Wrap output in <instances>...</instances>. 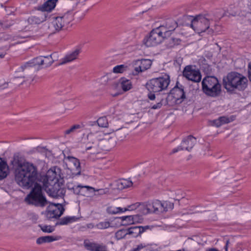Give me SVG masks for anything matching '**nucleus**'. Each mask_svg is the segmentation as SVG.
<instances>
[{
    "instance_id": "f257e3e1",
    "label": "nucleus",
    "mask_w": 251,
    "mask_h": 251,
    "mask_svg": "<svg viewBox=\"0 0 251 251\" xmlns=\"http://www.w3.org/2000/svg\"><path fill=\"white\" fill-rule=\"evenodd\" d=\"M60 169L56 167L50 169L46 176H41L38 171L37 167L33 164L26 162L20 164L16 170V181L18 185L25 188H29L35 182L49 184L52 182H58Z\"/></svg>"
},
{
    "instance_id": "f03ea898",
    "label": "nucleus",
    "mask_w": 251,
    "mask_h": 251,
    "mask_svg": "<svg viewBox=\"0 0 251 251\" xmlns=\"http://www.w3.org/2000/svg\"><path fill=\"white\" fill-rule=\"evenodd\" d=\"M248 79L237 72L228 73L223 78V85L227 92L234 94L236 91H244L248 86Z\"/></svg>"
},
{
    "instance_id": "7ed1b4c3",
    "label": "nucleus",
    "mask_w": 251,
    "mask_h": 251,
    "mask_svg": "<svg viewBox=\"0 0 251 251\" xmlns=\"http://www.w3.org/2000/svg\"><path fill=\"white\" fill-rule=\"evenodd\" d=\"M213 20L209 14L199 15L192 20L191 27L200 35L205 32L212 35L214 30L210 27V25Z\"/></svg>"
},
{
    "instance_id": "20e7f679",
    "label": "nucleus",
    "mask_w": 251,
    "mask_h": 251,
    "mask_svg": "<svg viewBox=\"0 0 251 251\" xmlns=\"http://www.w3.org/2000/svg\"><path fill=\"white\" fill-rule=\"evenodd\" d=\"M38 182H34L33 188L25 198V201L29 205L43 207L47 204V201L43 194L41 185Z\"/></svg>"
},
{
    "instance_id": "39448f33",
    "label": "nucleus",
    "mask_w": 251,
    "mask_h": 251,
    "mask_svg": "<svg viewBox=\"0 0 251 251\" xmlns=\"http://www.w3.org/2000/svg\"><path fill=\"white\" fill-rule=\"evenodd\" d=\"M202 89L205 94L212 97L220 95L221 86L215 76H206L202 81Z\"/></svg>"
},
{
    "instance_id": "423d86ee",
    "label": "nucleus",
    "mask_w": 251,
    "mask_h": 251,
    "mask_svg": "<svg viewBox=\"0 0 251 251\" xmlns=\"http://www.w3.org/2000/svg\"><path fill=\"white\" fill-rule=\"evenodd\" d=\"M109 133H104L103 131L99 130L96 132H91L88 134L87 138L89 142H91L92 146L88 145L86 150L93 149L92 153H98L100 150H103L102 147L100 146L99 143L100 141L106 140L105 137Z\"/></svg>"
},
{
    "instance_id": "0eeeda50",
    "label": "nucleus",
    "mask_w": 251,
    "mask_h": 251,
    "mask_svg": "<svg viewBox=\"0 0 251 251\" xmlns=\"http://www.w3.org/2000/svg\"><path fill=\"white\" fill-rule=\"evenodd\" d=\"M170 82L168 75L152 78L146 83V88L151 92L156 93L167 89Z\"/></svg>"
},
{
    "instance_id": "6e6552de",
    "label": "nucleus",
    "mask_w": 251,
    "mask_h": 251,
    "mask_svg": "<svg viewBox=\"0 0 251 251\" xmlns=\"http://www.w3.org/2000/svg\"><path fill=\"white\" fill-rule=\"evenodd\" d=\"M167 37L165 36L162 31L156 27L150 32L149 36L145 37L143 43L148 47H154L160 44Z\"/></svg>"
},
{
    "instance_id": "1a4fd4ad",
    "label": "nucleus",
    "mask_w": 251,
    "mask_h": 251,
    "mask_svg": "<svg viewBox=\"0 0 251 251\" xmlns=\"http://www.w3.org/2000/svg\"><path fill=\"white\" fill-rule=\"evenodd\" d=\"M43 186L49 196L52 198H62L65 194V189L60 185L59 182H52L49 184H44Z\"/></svg>"
},
{
    "instance_id": "9d476101",
    "label": "nucleus",
    "mask_w": 251,
    "mask_h": 251,
    "mask_svg": "<svg viewBox=\"0 0 251 251\" xmlns=\"http://www.w3.org/2000/svg\"><path fill=\"white\" fill-rule=\"evenodd\" d=\"M64 162L68 170L71 171L72 177L80 175V165L78 159L73 156H68L65 157Z\"/></svg>"
},
{
    "instance_id": "9b49d317",
    "label": "nucleus",
    "mask_w": 251,
    "mask_h": 251,
    "mask_svg": "<svg viewBox=\"0 0 251 251\" xmlns=\"http://www.w3.org/2000/svg\"><path fill=\"white\" fill-rule=\"evenodd\" d=\"M183 75L187 79L195 82H200L201 78L200 71L193 65L186 66L183 70Z\"/></svg>"
},
{
    "instance_id": "f8f14e48",
    "label": "nucleus",
    "mask_w": 251,
    "mask_h": 251,
    "mask_svg": "<svg viewBox=\"0 0 251 251\" xmlns=\"http://www.w3.org/2000/svg\"><path fill=\"white\" fill-rule=\"evenodd\" d=\"M64 210L65 209L62 204L52 203L47 208L45 215L48 220L58 219L63 214Z\"/></svg>"
},
{
    "instance_id": "ddd939ff",
    "label": "nucleus",
    "mask_w": 251,
    "mask_h": 251,
    "mask_svg": "<svg viewBox=\"0 0 251 251\" xmlns=\"http://www.w3.org/2000/svg\"><path fill=\"white\" fill-rule=\"evenodd\" d=\"M196 139L194 137L191 135L188 136L183 139L179 146L173 150L172 153H176L178 151L184 150L190 151L196 144Z\"/></svg>"
},
{
    "instance_id": "4468645a",
    "label": "nucleus",
    "mask_w": 251,
    "mask_h": 251,
    "mask_svg": "<svg viewBox=\"0 0 251 251\" xmlns=\"http://www.w3.org/2000/svg\"><path fill=\"white\" fill-rule=\"evenodd\" d=\"M168 204L167 202L162 203L158 200H155L152 202L148 203L146 205V208L147 212H163L167 211V206Z\"/></svg>"
},
{
    "instance_id": "2eb2a0df",
    "label": "nucleus",
    "mask_w": 251,
    "mask_h": 251,
    "mask_svg": "<svg viewBox=\"0 0 251 251\" xmlns=\"http://www.w3.org/2000/svg\"><path fill=\"white\" fill-rule=\"evenodd\" d=\"M177 26L176 22L172 19H168L165 24L158 27L167 37H169L172 32Z\"/></svg>"
},
{
    "instance_id": "dca6fc26",
    "label": "nucleus",
    "mask_w": 251,
    "mask_h": 251,
    "mask_svg": "<svg viewBox=\"0 0 251 251\" xmlns=\"http://www.w3.org/2000/svg\"><path fill=\"white\" fill-rule=\"evenodd\" d=\"M50 64H26L22 65L18 72H23L25 69L38 71L42 69L48 68Z\"/></svg>"
},
{
    "instance_id": "f3484780",
    "label": "nucleus",
    "mask_w": 251,
    "mask_h": 251,
    "mask_svg": "<svg viewBox=\"0 0 251 251\" xmlns=\"http://www.w3.org/2000/svg\"><path fill=\"white\" fill-rule=\"evenodd\" d=\"M46 19V14L41 13L36 16H31L29 17L27 19V21L30 25H38L45 21Z\"/></svg>"
},
{
    "instance_id": "a211bd4d",
    "label": "nucleus",
    "mask_w": 251,
    "mask_h": 251,
    "mask_svg": "<svg viewBox=\"0 0 251 251\" xmlns=\"http://www.w3.org/2000/svg\"><path fill=\"white\" fill-rule=\"evenodd\" d=\"M82 51V47L79 46L73 51L67 54L61 63H68L77 58Z\"/></svg>"
},
{
    "instance_id": "6ab92c4d",
    "label": "nucleus",
    "mask_w": 251,
    "mask_h": 251,
    "mask_svg": "<svg viewBox=\"0 0 251 251\" xmlns=\"http://www.w3.org/2000/svg\"><path fill=\"white\" fill-rule=\"evenodd\" d=\"M84 246L90 251H103L106 246L103 244H99L95 242H84Z\"/></svg>"
},
{
    "instance_id": "aec40b11",
    "label": "nucleus",
    "mask_w": 251,
    "mask_h": 251,
    "mask_svg": "<svg viewBox=\"0 0 251 251\" xmlns=\"http://www.w3.org/2000/svg\"><path fill=\"white\" fill-rule=\"evenodd\" d=\"M175 97V99L180 101V103L185 98V95L183 88L175 87L170 92Z\"/></svg>"
},
{
    "instance_id": "412c9836",
    "label": "nucleus",
    "mask_w": 251,
    "mask_h": 251,
    "mask_svg": "<svg viewBox=\"0 0 251 251\" xmlns=\"http://www.w3.org/2000/svg\"><path fill=\"white\" fill-rule=\"evenodd\" d=\"M63 26V21L60 17L53 18L49 25V28H53L54 32L60 30Z\"/></svg>"
},
{
    "instance_id": "4be33fe9",
    "label": "nucleus",
    "mask_w": 251,
    "mask_h": 251,
    "mask_svg": "<svg viewBox=\"0 0 251 251\" xmlns=\"http://www.w3.org/2000/svg\"><path fill=\"white\" fill-rule=\"evenodd\" d=\"M61 239V237L59 236H45L40 237L36 240V243L38 245H41L45 243H50L51 242L57 241Z\"/></svg>"
},
{
    "instance_id": "5701e85b",
    "label": "nucleus",
    "mask_w": 251,
    "mask_h": 251,
    "mask_svg": "<svg viewBox=\"0 0 251 251\" xmlns=\"http://www.w3.org/2000/svg\"><path fill=\"white\" fill-rule=\"evenodd\" d=\"M229 122L230 120L229 118L225 116H222L217 119L210 121L209 122L210 125L212 126H215L217 127H219L222 125L225 124H227Z\"/></svg>"
},
{
    "instance_id": "b1692460",
    "label": "nucleus",
    "mask_w": 251,
    "mask_h": 251,
    "mask_svg": "<svg viewBox=\"0 0 251 251\" xmlns=\"http://www.w3.org/2000/svg\"><path fill=\"white\" fill-rule=\"evenodd\" d=\"M56 0H49L39 7V10L42 11H50L55 6Z\"/></svg>"
},
{
    "instance_id": "393cba45",
    "label": "nucleus",
    "mask_w": 251,
    "mask_h": 251,
    "mask_svg": "<svg viewBox=\"0 0 251 251\" xmlns=\"http://www.w3.org/2000/svg\"><path fill=\"white\" fill-rule=\"evenodd\" d=\"M132 184V182L130 180L127 179H120L116 182L117 188L119 190H122L131 187Z\"/></svg>"
},
{
    "instance_id": "a878e982",
    "label": "nucleus",
    "mask_w": 251,
    "mask_h": 251,
    "mask_svg": "<svg viewBox=\"0 0 251 251\" xmlns=\"http://www.w3.org/2000/svg\"><path fill=\"white\" fill-rule=\"evenodd\" d=\"M8 173V167L6 163L0 159V180L5 178Z\"/></svg>"
},
{
    "instance_id": "bb28decb",
    "label": "nucleus",
    "mask_w": 251,
    "mask_h": 251,
    "mask_svg": "<svg viewBox=\"0 0 251 251\" xmlns=\"http://www.w3.org/2000/svg\"><path fill=\"white\" fill-rule=\"evenodd\" d=\"M52 55L53 54L46 56H40L37 57L33 59V62L32 63H44L45 62L48 63H53L55 60L52 59Z\"/></svg>"
},
{
    "instance_id": "cd10ccee",
    "label": "nucleus",
    "mask_w": 251,
    "mask_h": 251,
    "mask_svg": "<svg viewBox=\"0 0 251 251\" xmlns=\"http://www.w3.org/2000/svg\"><path fill=\"white\" fill-rule=\"evenodd\" d=\"M77 218L75 216H67L61 218L57 223V225H65L76 221Z\"/></svg>"
},
{
    "instance_id": "c85d7f7f",
    "label": "nucleus",
    "mask_w": 251,
    "mask_h": 251,
    "mask_svg": "<svg viewBox=\"0 0 251 251\" xmlns=\"http://www.w3.org/2000/svg\"><path fill=\"white\" fill-rule=\"evenodd\" d=\"M119 82L122 90L125 92L129 90L132 87L131 82L128 79H126L125 78H121L119 80Z\"/></svg>"
},
{
    "instance_id": "c756f323",
    "label": "nucleus",
    "mask_w": 251,
    "mask_h": 251,
    "mask_svg": "<svg viewBox=\"0 0 251 251\" xmlns=\"http://www.w3.org/2000/svg\"><path fill=\"white\" fill-rule=\"evenodd\" d=\"M164 102L165 104H167L170 106H173L175 104L180 103V101H177L176 99H175V97L171 92L168 94L166 100Z\"/></svg>"
},
{
    "instance_id": "7c9ffc66",
    "label": "nucleus",
    "mask_w": 251,
    "mask_h": 251,
    "mask_svg": "<svg viewBox=\"0 0 251 251\" xmlns=\"http://www.w3.org/2000/svg\"><path fill=\"white\" fill-rule=\"evenodd\" d=\"M127 230L128 234L131 235L134 237L140 235V227L138 226L131 227L128 228Z\"/></svg>"
},
{
    "instance_id": "2f4dec72",
    "label": "nucleus",
    "mask_w": 251,
    "mask_h": 251,
    "mask_svg": "<svg viewBox=\"0 0 251 251\" xmlns=\"http://www.w3.org/2000/svg\"><path fill=\"white\" fill-rule=\"evenodd\" d=\"M60 18H61L62 22L63 21L64 26L69 24L73 20V16L71 13H67Z\"/></svg>"
},
{
    "instance_id": "473e14b6",
    "label": "nucleus",
    "mask_w": 251,
    "mask_h": 251,
    "mask_svg": "<svg viewBox=\"0 0 251 251\" xmlns=\"http://www.w3.org/2000/svg\"><path fill=\"white\" fill-rule=\"evenodd\" d=\"M122 220V225L126 226L134 224V220L132 216H123L121 218Z\"/></svg>"
},
{
    "instance_id": "72a5a7b5",
    "label": "nucleus",
    "mask_w": 251,
    "mask_h": 251,
    "mask_svg": "<svg viewBox=\"0 0 251 251\" xmlns=\"http://www.w3.org/2000/svg\"><path fill=\"white\" fill-rule=\"evenodd\" d=\"M95 190L93 187L89 186L81 185L80 195L86 196L88 195L89 192L95 191Z\"/></svg>"
},
{
    "instance_id": "f704fd0d",
    "label": "nucleus",
    "mask_w": 251,
    "mask_h": 251,
    "mask_svg": "<svg viewBox=\"0 0 251 251\" xmlns=\"http://www.w3.org/2000/svg\"><path fill=\"white\" fill-rule=\"evenodd\" d=\"M98 125L101 127H105L108 126V121L105 117H102L99 118L97 121Z\"/></svg>"
},
{
    "instance_id": "c9c22d12",
    "label": "nucleus",
    "mask_w": 251,
    "mask_h": 251,
    "mask_svg": "<svg viewBox=\"0 0 251 251\" xmlns=\"http://www.w3.org/2000/svg\"><path fill=\"white\" fill-rule=\"evenodd\" d=\"M108 213L111 214H115L118 213L123 212L124 208L121 207H109L107 209Z\"/></svg>"
},
{
    "instance_id": "e433bc0d",
    "label": "nucleus",
    "mask_w": 251,
    "mask_h": 251,
    "mask_svg": "<svg viewBox=\"0 0 251 251\" xmlns=\"http://www.w3.org/2000/svg\"><path fill=\"white\" fill-rule=\"evenodd\" d=\"M102 79L106 83L109 82L111 84L112 88L114 89H117L120 84L119 81L118 82L117 81H114L110 82L109 81L111 80V79H109L108 76H104L102 77Z\"/></svg>"
},
{
    "instance_id": "4c0bfd02",
    "label": "nucleus",
    "mask_w": 251,
    "mask_h": 251,
    "mask_svg": "<svg viewBox=\"0 0 251 251\" xmlns=\"http://www.w3.org/2000/svg\"><path fill=\"white\" fill-rule=\"evenodd\" d=\"M127 229H121L118 230L115 234L116 238L120 240L124 238L126 235L128 234Z\"/></svg>"
},
{
    "instance_id": "58836bf2",
    "label": "nucleus",
    "mask_w": 251,
    "mask_h": 251,
    "mask_svg": "<svg viewBox=\"0 0 251 251\" xmlns=\"http://www.w3.org/2000/svg\"><path fill=\"white\" fill-rule=\"evenodd\" d=\"M151 64H144L142 66H140L138 67H136L135 71L137 73L143 72L149 69L151 67Z\"/></svg>"
},
{
    "instance_id": "ea45409f",
    "label": "nucleus",
    "mask_w": 251,
    "mask_h": 251,
    "mask_svg": "<svg viewBox=\"0 0 251 251\" xmlns=\"http://www.w3.org/2000/svg\"><path fill=\"white\" fill-rule=\"evenodd\" d=\"M213 56L212 53L210 51H206L204 56L202 57V59H199V61L201 62L203 61H209L211 60V58Z\"/></svg>"
},
{
    "instance_id": "a19ab883",
    "label": "nucleus",
    "mask_w": 251,
    "mask_h": 251,
    "mask_svg": "<svg viewBox=\"0 0 251 251\" xmlns=\"http://www.w3.org/2000/svg\"><path fill=\"white\" fill-rule=\"evenodd\" d=\"M41 230L44 232L47 233H51L54 230L53 227L50 226H47V225H39Z\"/></svg>"
},
{
    "instance_id": "79ce46f5",
    "label": "nucleus",
    "mask_w": 251,
    "mask_h": 251,
    "mask_svg": "<svg viewBox=\"0 0 251 251\" xmlns=\"http://www.w3.org/2000/svg\"><path fill=\"white\" fill-rule=\"evenodd\" d=\"M80 128V126L79 125H75L73 126L70 128L65 130L64 131L65 134H69L75 132L76 129H78Z\"/></svg>"
},
{
    "instance_id": "37998d69",
    "label": "nucleus",
    "mask_w": 251,
    "mask_h": 251,
    "mask_svg": "<svg viewBox=\"0 0 251 251\" xmlns=\"http://www.w3.org/2000/svg\"><path fill=\"white\" fill-rule=\"evenodd\" d=\"M126 67L124 65H118L113 68L115 73H122L126 70Z\"/></svg>"
},
{
    "instance_id": "c03bdc74",
    "label": "nucleus",
    "mask_w": 251,
    "mask_h": 251,
    "mask_svg": "<svg viewBox=\"0 0 251 251\" xmlns=\"http://www.w3.org/2000/svg\"><path fill=\"white\" fill-rule=\"evenodd\" d=\"M97 226L99 229H105L110 226L109 222H102L97 225Z\"/></svg>"
},
{
    "instance_id": "a18cd8bd",
    "label": "nucleus",
    "mask_w": 251,
    "mask_h": 251,
    "mask_svg": "<svg viewBox=\"0 0 251 251\" xmlns=\"http://www.w3.org/2000/svg\"><path fill=\"white\" fill-rule=\"evenodd\" d=\"M140 205V203L137 202L131 205H128L127 208H124V212L127 210H133L136 209Z\"/></svg>"
},
{
    "instance_id": "49530a36",
    "label": "nucleus",
    "mask_w": 251,
    "mask_h": 251,
    "mask_svg": "<svg viewBox=\"0 0 251 251\" xmlns=\"http://www.w3.org/2000/svg\"><path fill=\"white\" fill-rule=\"evenodd\" d=\"M81 185H78L75 187L73 192L76 195H80V192L81 190Z\"/></svg>"
},
{
    "instance_id": "de8ad7c7",
    "label": "nucleus",
    "mask_w": 251,
    "mask_h": 251,
    "mask_svg": "<svg viewBox=\"0 0 251 251\" xmlns=\"http://www.w3.org/2000/svg\"><path fill=\"white\" fill-rule=\"evenodd\" d=\"M164 104V100H162L161 101L158 102L157 103L154 104L152 106L151 108L153 109H156L161 108L162 104Z\"/></svg>"
},
{
    "instance_id": "09e8293b",
    "label": "nucleus",
    "mask_w": 251,
    "mask_h": 251,
    "mask_svg": "<svg viewBox=\"0 0 251 251\" xmlns=\"http://www.w3.org/2000/svg\"><path fill=\"white\" fill-rule=\"evenodd\" d=\"M213 49L215 50V52L217 53H219L221 50V47L217 43H215L214 44Z\"/></svg>"
},
{
    "instance_id": "8fccbe9b",
    "label": "nucleus",
    "mask_w": 251,
    "mask_h": 251,
    "mask_svg": "<svg viewBox=\"0 0 251 251\" xmlns=\"http://www.w3.org/2000/svg\"><path fill=\"white\" fill-rule=\"evenodd\" d=\"M12 25V24H10L8 25L6 23V22H3L0 21V25H1V27L3 28H7L9 27H10V25Z\"/></svg>"
},
{
    "instance_id": "3c124183",
    "label": "nucleus",
    "mask_w": 251,
    "mask_h": 251,
    "mask_svg": "<svg viewBox=\"0 0 251 251\" xmlns=\"http://www.w3.org/2000/svg\"><path fill=\"white\" fill-rule=\"evenodd\" d=\"M138 227H140V235L145 232L147 229H149V226H138Z\"/></svg>"
},
{
    "instance_id": "603ef678",
    "label": "nucleus",
    "mask_w": 251,
    "mask_h": 251,
    "mask_svg": "<svg viewBox=\"0 0 251 251\" xmlns=\"http://www.w3.org/2000/svg\"><path fill=\"white\" fill-rule=\"evenodd\" d=\"M25 80L23 78H17L15 80V82L18 85H20V84H22Z\"/></svg>"
},
{
    "instance_id": "864d4df0",
    "label": "nucleus",
    "mask_w": 251,
    "mask_h": 251,
    "mask_svg": "<svg viewBox=\"0 0 251 251\" xmlns=\"http://www.w3.org/2000/svg\"><path fill=\"white\" fill-rule=\"evenodd\" d=\"M76 185H74L72 183L68 182L67 184V188L69 190L73 191Z\"/></svg>"
},
{
    "instance_id": "5fc2aeb1",
    "label": "nucleus",
    "mask_w": 251,
    "mask_h": 251,
    "mask_svg": "<svg viewBox=\"0 0 251 251\" xmlns=\"http://www.w3.org/2000/svg\"><path fill=\"white\" fill-rule=\"evenodd\" d=\"M248 76L249 80L251 82V64H249L248 66Z\"/></svg>"
},
{
    "instance_id": "6e6d98bb",
    "label": "nucleus",
    "mask_w": 251,
    "mask_h": 251,
    "mask_svg": "<svg viewBox=\"0 0 251 251\" xmlns=\"http://www.w3.org/2000/svg\"><path fill=\"white\" fill-rule=\"evenodd\" d=\"M99 194L100 195H103L107 193V190L106 189H100L97 190Z\"/></svg>"
},
{
    "instance_id": "4d7b16f0",
    "label": "nucleus",
    "mask_w": 251,
    "mask_h": 251,
    "mask_svg": "<svg viewBox=\"0 0 251 251\" xmlns=\"http://www.w3.org/2000/svg\"><path fill=\"white\" fill-rule=\"evenodd\" d=\"M150 61V62H152L153 60L150 59H146V58H141V59H139L138 60H137L135 61L136 63H137V62L138 61H140V62H143V61Z\"/></svg>"
},
{
    "instance_id": "13d9d810",
    "label": "nucleus",
    "mask_w": 251,
    "mask_h": 251,
    "mask_svg": "<svg viewBox=\"0 0 251 251\" xmlns=\"http://www.w3.org/2000/svg\"><path fill=\"white\" fill-rule=\"evenodd\" d=\"M144 247H145V246H143L142 244H141V245H139L137 246V248H136L135 249H134L132 251H140L141 249H143Z\"/></svg>"
},
{
    "instance_id": "bf43d9fd",
    "label": "nucleus",
    "mask_w": 251,
    "mask_h": 251,
    "mask_svg": "<svg viewBox=\"0 0 251 251\" xmlns=\"http://www.w3.org/2000/svg\"><path fill=\"white\" fill-rule=\"evenodd\" d=\"M148 98L151 100H154L155 99V95L153 93H150L148 95Z\"/></svg>"
},
{
    "instance_id": "052dcab7",
    "label": "nucleus",
    "mask_w": 251,
    "mask_h": 251,
    "mask_svg": "<svg viewBox=\"0 0 251 251\" xmlns=\"http://www.w3.org/2000/svg\"><path fill=\"white\" fill-rule=\"evenodd\" d=\"M2 89H5L6 88H8V82H4V83H2Z\"/></svg>"
},
{
    "instance_id": "680f3d73",
    "label": "nucleus",
    "mask_w": 251,
    "mask_h": 251,
    "mask_svg": "<svg viewBox=\"0 0 251 251\" xmlns=\"http://www.w3.org/2000/svg\"><path fill=\"white\" fill-rule=\"evenodd\" d=\"M15 163H17V161H16V159H15ZM26 162H23V163H21V162H19V161L17 162L18 166H17V168L16 169V170H15V176L16 175V170L18 169V168L19 167V165H20L21 164H23L24 163H26Z\"/></svg>"
},
{
    "instance_id": "e2e57ef3",
    "label": "nucleus",
    "mask_w": 251,
    "mask_h": 251,
    "mask_svg": "<svg viewBox=\"0 0 251 251\" xmlns=\"http://www.w3.org/2000/svg\"><path fill=\"white\" fill-rule=\"evenodd\" d=\"M15 163H17V161H16V159H15ZM26 162H23V163H21V162H19V161L17 162L18 166H17V168L16 169V170H15V176L16 175V170L18 169V168L19 167V165H20L21 164H23L24 163H26Z\"/></svg>"
},
{
    "instance_id": "0e129e2a",
    "label": "nucleus",
    "mask_w": 251,
    "mask_h": 251,
    "mask_svg": "<svg viewBox=\"0 0 251 251\" xmlns=\"http://www.w3.org/2000/svg\"><path fill=\"white\" fill-rule=\"evenodd\" d=\"M87 227L88 228H93L94 226V225L93 224H88L87 225Z\"/></svg>"
},
{
    "instance_id": "69168bd1",
    "label": "nucleus",
    "mask_w": 251,
    "mask_h": 251,
    "mask_svg": "<svg viewBox=\"0 0 251 251\" xmlns=\"http://www.w3.org/2000/svg\"><path fill=\"white\" fill-rule=\"evenodd\" d=\"M223 16V15H217L216 16V18H215V20H217V19H220V18H221Z\"/></svg>"
},
{
    "instance_id": "338daca9",
    "label": "nucleus",
    "mask_w": 251,
    "mask_h": 251,
    "mask_svg": "<svg viewBox=\"0 0 251 251\" xmlns=\"http://www.w3.org/2000/svg\"><path fill=\"white\" fill-rule=\"evenodd\" d=\"M206 251H218V250H217V249H214V248H213V249H209V250H207Z\"/></svg>"
},
{
    "instance_id": "774afa93",
    "label": "nucleus",
    "mask_w": 251,
    "mask_h": 251,
    "mask_svg": "<svg viewBox=\"0 0 251 251\" xmlns=\"http://www.w3.org/2000/svg\"><path fill=\"white\" fill-rule=\"evenodd\" d=\"M228 243H229V241H227L226 243V245L225 246V250L226 251H227V245H228Z\"/></svg>"
}]
</instances>
